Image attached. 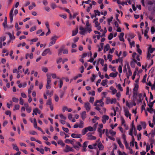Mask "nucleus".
<instances>
[{
  "instance_id": "nucleus-20",
  "label": "nucleus",
  "mask_w": 155,
  "mask_h": 155,
  "mask_svg": "<svg viewBox=\"0 0 155 155\" xmlns=\"http://www.w3.org/2000/svg\"><path fill=\"white\" fill-rule=\"evenodd\" d=\"M33 112L35 113V115H37L38 113V114H40L41 113L40 111L37 108H36L33 109Z\"/></svg>"
},
{
  "instance_id": "nucleus-9",
  "label": "nucleus",
  "mask_w": 155,
  "mask_h": 155,
  "mask_svg": "<svg viewBox=\"0 0 155 155\" xmlns=\"http://www.w3.org/2000/svg\"><path fill=\"white\" fill-rule=\"evenodd\" d=\"M104 97H103L100 100H97L96 101V103H101V106L102 107H103L104 105V103L103 102Z\"/></svg>"
},
{
  "instance_id": "nucleus-42",
  "label": "nucleus",
  "mask_w": 155,
  "mask_h": 155,
  "mask_svg": "<svg viewBox=\"0 0 155 155\" xmlns=\"http://www.w3.org/2000/svg\"><path fill=\"white\" fill-rule=\"evenodd\" d=\"M127 68H128V74L129 75L131 76L132 74V72L131 71V70H130V67L129 66H127Z\"/></svg>"
},
{
  "instance_id": "nucleus-1",
  "label": "nucleus",
  "mask_w": 155,
  "mask_h": 155,
  "mask_svg": "<svg viewBox=\"0 0 155 155\" xmlns=\"http://www.w3.org/2000/svg\"><path fill=\"white\" fill-rule=\"evenodd\" d=\"M84 107L87 112H88L91 110V106L90 103L88 102H85L84 104Z\"/></svg>"
},
{
  "instance_id": "nucleus-37",
  "label": "nucleus",
  "mask_w": 155,
  "mask_h": 155,
  "mask_svg": "<svg viewBox=\"0 0 155 155\" xmlns=\"http://www.w3.org/2000/svg\"><path fill=\"white\" fill-rule=\"evenodd\" d=\"M79 127L82 128L84 127V122L81 120L80 121V124L78 125Z\"/></svg>"
},
{
  "instance_id": "nucleus-11",
  "label": "nucleus",
  "mask_w": 155,
  "mask_h": 155,
  "mask_svg": "<svg viewBox=\"0 0 155 155\" xmlns=\"http://www.w3.org/2000/svg\"><path fill=\"white\" fill-rule=\"evenodd\" d=\"M102 122L104 124L106 123V120H108L109 117L108 116L104 115L102 117Z\"/></svg>"
},
{
  "instance_id": "nucleus-19",
  "label": "nucleus",
  "mask_w": 155,
  "mask_h": 155,
  "mask_svg": "<svg viewBox=\"0 0 155 155\" xmlns=\"http://www.w3.org/2000/svg\"><path fill=\"white\" fill-rule=\"evenodd\" d=\"M78 28L77 27L76 28L75 30L73 31L72 32V36H75L78 33Z\"/></svg>"
},
{
  "instance_id": "nucleus-33",
  "label": "nucleus",
  "mask_w": 155,
  "mask_h": 155,
  "mask_svg": "<svg viewBox=\"0 0 155 155\" xmlns=\"http://www.w3.org/2000/svg\"><path fill=\"white\" fill-rule=\"evenodd\" d=\"M98 147L100 150H102L104 148V146L101 143H98Z\"/></svg>"
},
{
  "instance_id": "nucleus-58",
  "label": "nucleus",
  "mask_w": 155,
  "mask_h": 155,
  "mask_svg": "<svg viewBox=\"0 0 155 155\" xmlns=\"http://www.w3.org/2000/svg\"><path fill=\"white\" fill-rule=\"evenodd\" d=\"M19 101H20V104L21 105H22L24 103V101L23 100L21 97H20L19 99Z\"/></svg>"
},
{
  "instance_id": "nucleus-46",
  "label": "nucleus",
  "mask_w": 155,
  "mask_h": 155,
  "mask_svg": "<svg viewBox=\"0 0 155 155\" xmlns=\"http://www.w3.org/2000/svg\"><path fill=\"white\" fill-rule=\"evenodd\" d=\"M150 145H149V144L147 143V145H146V152H147L149 150H150Z\"/></svg>"
},
{
  "instance_id": "nucleus-53",
  "label": "nucleus",
  "mask_w": 155,
  "mask_h": 155,
  "mask_svg": "<svg viewBox=\"0 0 155 155\" xmlns=\"http://www.w3.org/2000/svg\"><path fill=\"white\" fill-rule=\"evenodd\" d=\"M15 27L17 30H20L21 29L19 27L18 25L17 22L16 23Z\"/></svg>"
},
{
  "instance_id": "nucleus-16",
  "label": "nucleus",
  "mask_w": 155,
  "mask_h": 155,
  "mask_svg": "<svg viewBox=\"0 0 155 155\" xmlns=\"http://www.w3.org/2000/svg\"><path fill=\"white\" fill-rule=\"evenodd\" d=\"M118 62H120L122 65V60L120 58H119L118 59H117L116 60H113L112 61V64H114L115 63H117Z\"/></svg>"
},
{
  "instance_id": "nucleus-45",
  "label": "nucleus",
  "mask_w": 155,
  "mask_h": 155,
  "mask_svg": "<svg viewBox=\"0 0 155 155\" xmlns=\"http://www.w3.org/2000/svg\"><path fill=\"white\" fill-rule=\"evenodd\" d=\"M138 89V85L137 84H136L133 89L134 91H137Z\"/></svg>"
},
{
  "instance_id": "nucleus-4",
  "label": "nucleus",
  "mask_w": 155,
  "mask_h": 155,
  "mask_svg": "<svg viewBox=\"0 0 155 155\" xmlns=\"http://www.w3.org/2000/svg\"><path fill=\"white\" fill-rule=\"evenodd\" d=\"M63 151L65 152H68L69 151H74V150L71 147L67 145L65 149Z\"/></svg>"
},
{
  "instance_id": "nucleus-30",
  "label": "nucleus",
  "mask_w": 155,
  "mask_h": 155,
  "mask_svg": "<svg viewBox=\"0 0 155 155\" xmlns=\"http://www.w3.org/2000/svg\"><path fill=\"white\" fill-rule=\"evenodd\" d=\"M110 89L112 91V92L113 94H114L117 93V90L116 89L114 88L113 87H110Z\"/></svg>"
},
{
  "instance_id": "nucleus-32",
  "label": "nucleus",
  "mask_w": 155,
  "mask_h": 155,
  "mask_svg": "<svg viewBox=\"0 0 155 155\" xmlns=\"http://www.w3.org/2000/svg\"><path fill=\"white\" fill-rule=\"evenodd\" d=\"M110 48V46L109 44H107L104 47V51H107Z\"/></svg>"
},
{
  "instance_id": "nucleus-55",
  "label": "nucleus",
  "mask_w": 155,
  "mask_h": 155,
  "mask_svg": "<svg viewBox=\"0 0 155 155\" xmlns=\"http://www.w3.org/2000/svg\"><path fill=\"white\" fill-rule=\"evenodd\" d=\"M94 12L95 13V15H97L98 16L100 15L101 12H99L98 10H94Z\"/></svg>"
},
{
  "instance_id": "nucleus-56",
  "label": "nucleus",
  "mask_w": 155,
  "mask_h": 155,
  "mask_svg": "<svg viewBox=\"0 0 155 155\" xmlns=\"http://www.w3.org/2000/svg\"><path fill=\"white\" fill-rule=\"evenodd\" d=\"M118 71L120 73H121L122 72V65H119L118 68Z\"/></svg>"
},
{
  "instance_id": "nucleus-15",
  "label": "nucleus",
  "mask_w": 155,
  "mask_h": 155,
  "mask_svg": "<svg viewBox=\"0 0 155 155\" xmlns=\"http://www.w3.org/2000/svg\"><path fill=\"white\" fill-rule=\"evenodd\" d=\"M105 134L110 139L113 140V141L115 140V138L114 137H112L109 135L108 131L107 129L106 130Z\"/></svg>"
},
{
  "instance_id": "nucleus-6",
  "label": "nucleus",
  "mask_w": 155,
  "mask_h": 155,
  "mask_svg": "<svg viewBox=\"0 0 155 155\" xmlns=\"http://www.w3.org/2000/svg\"><path fill=\"white\" fill-rule=\"evenodd\" d=\"M49 53V54L51 55L52 54L51 52L50 51L49 48H48L45 49L42 53V56H45L47 54Z\"/></svg>"
},
{
  "instance_id": "nucleus-23",
  "label": "nucleus",
  "mask_w": 155,
  "mask_h": 155,
  "mask_svg": "<svg viewBox=\"0 0 155 155\" xmlns=\"http://www.w3.org/2000/svg\"><path fill=\"white\" fill-rule=\"evenodd\" d=\"M64 48V46H62L58 50V55H60L61 54L62 52L63 51V50Z\"/></svg>"
},
{
  "instance_id": "nucleus-39",
  "label": "nucleus",
  "mask_w": 155,
  "mask_h": 155,
  "mask_svg": "<svg viewBox=\"0 0 155 155\" xmlns=\"http://www.w3.org/2000/svg\"><path fill=\"white\" fill-rule=\"evenodd\" d=\"M117 87L118 88V89L120 90L121 91H123V89L122 87L121 86V85L120 84H119L117 85Z\"/></svg>"
},
{
  "instance_id": "nucleus-35",
  "label": "nucleus",
  "mask_w": 155,
  "mask_h": 155,
  "mask_svg": "<svg viewBox=\"0 0 155 155\" xmlns=\"http://www.w3.org/2000/svg\"><path fill=\"white\" fill-rule=\"evenodd\" d=\"M51 8L53 9H54L55 8H56L57 7V6L54 3H52L51 4Z\"/></svg>"
},
{
  "instance_id": "nucleus-47",
  "label": "nucleus",
  "mask_w": 155,
  "mask_h": 155,
  "mask_svg": "<svg viewBox=\"0 0 155 155\" xmlns=\"http://www.w3.org/2000/svg\"><path fill=\"white\" fill-rule=\"evenodd\" d=\"M116 102H117V100H116V99L113 98V99H112V100H111L110 103L111 104H112L113 103L115 104L116 103Z\"/></svg>"
},
{
  "instance_id": "nucleus-51",
  "label": "nucleus",
  "mask_w": 155,
  "mask_h": 155,
  "mask_svg": "<svg viewBox=\"0 0 155 155\" xmlns=\"http://www.w3.org/2000/svg\"><path fill=\"white\" fill-rule=\"evenodd\" d=\"M92 4H90V6L88 7L87 8V11L88 12H89L90 11L91 9L92 8Z\"/></svg>"
},
{
  "instance_id": "nucleus-54",
  "label": "nucleus",
  "mask_w": 155,
  "mask_h": 155,
  "mask_svg": "<svg viewBox=\"0 0 155 155\" xmlns=\"http://www.w3.org/2000/svg\"><path fill=\"white\" fill-rule=\"evenodd\" d=\"M20 107V106L19 105H16L15 106V108L13 109L14 110H18L19 109Z\"/></svg>"
},
{
  "instance_id": "nucleus-7",
  "label": "nucleus",
  "mask_w": 155,
  "mask_h": 155,
  "mask_svg": "<svg viewBox=\"0 0 155 155\" xmlns=\"http://www.w3.org/2000/svg\"><path fill=\"white\" fill-rule=\"evenodd\" d=\"M98 103H96V101L94 104V106H96L95 108V109L98 111H99L101 109V107H102L101 106V103H100V104H98Z\"/></svg>"
},
{
  "instance_id": "nucleus-21",
  "label": "nucleus",
  "mask_w": 155,
  "mask_h": 155,
  "mask_svg": "<svg viewBox=\"0 0 155 155\" xmlns=\"http://www.w3.org/2000/svg\"><path fill=\"white\" fill-rule=\"evenodd\" d=\"M118 72H116L115 73L112 72L109 75V76L110 77H116L117 76Z\"/></svg>"
},
{
  "instance_id": "nucleus-62",
  "label": "nucleus",
  "mask_w": 155,
  "mask_h": 155,
  "mask_svg": "<svg viewBox=\"0 0 155 155\" xmlns=\"http://www.w3.org/2000/svg\"><path fill=\"white\" fill-rule=\"evenodd\" d=\"M130 48H132V46L134 47L135 46V42L134 41H132L131 42H130Z\"/></svg>"
},
{
  "instance_id": "nucleus-22",
  "label": "nucleus",
  "mask_w": 155,
  "mask_h": 155,
  "mask_svg": "<svg viewBox=\"0 0 155 155\" xmlns=\"http://www.w3.org/2000/svg\"><path fill=\"white\" fill-rule=\"evenodd\" d=\"M85 29L86 31H86H87L89 33H90L92 31L91 27H86V28H85Z\"/></svg>"
},
{
  "instance_id": "nucleus-59",
  "label": "nucleus",
  "mask_w": 155,
  "mask_h": 155,
  "mask_svg": "<svg viewBox=\"0 0 155 155\" xmlns=\"http://www.w3.org/2000/svg\"><path fill=\"white\" fill-rule=\"evenodd\" d=\"M88 143V142L87 141H85L84 142L83 145V147H87V146Z\"/></svg>"
},
{
  "instance_id": "nucleus-64",
  "label": "nucleus",
  "mask_w": 155,
  "mask_h": 155,
  "mask_svg": "<svg viewBox=\"0 0 155 155\" xmlns=\"http://www.w3.org/2000/svg\"><path fill=\"white\" fill-rule=\"evenodd\" d=\"M26 111L28 113H30L31 111V107H29L26 108Z\"/></svg>"
},
{
  "instance_id": "nucleus-2",
  "label": "nucleus",
  "mask_w": 155,
  "mask_h": 155,
  "mask_svg": "<svg viewBox=\"0 0 155 155\" xmlns=\"http://www.w3.org/2000/svg\"><path fill=\"white\" fill-rule=\"evenodd\" d=\"M58 38V37L56 36H54L52 37L51 38V41L50 42L49 46H51L54 45L56 41Z\"/></svg>"
},
{
  "instance_id": "nucleus-3",
  "label": "nucleus",
  "mask_w": 155,
  "mask_h": 155,
  "mask_svg": "<svg viewBox=\"0 0 155 155\" xmlns=\"http://www.w3.org/2000/svg\"><path fill=\"white\" fill-rule=\"evenodd\" d=\"M87 139L89 140H95L96 139V137L92 136L91 133H88L87 134Z\"/></svg>"
},
{
  "instance_id": "nucleus-13",
  "label": "nucleus",
  "mask_w": 155,
  "mask_h": 155,
  "mask_svg": "<svg viewBox=\"0 0 155 155\" xmlns=\"http://www.w3.org/2000/svg\"><path fill=\"white\" fill-rule=\"evenodd\" d=\"M116 140L117 143L119 145L120 147L122 149H123L124 148V146L122 144L119 138H117Z\"/></svg>"
},
{
  "instance_id": "nucleus-43",
  "label": "nucleus",
  "mask_w": 155,
  "mask_h": 155,
  "mask_svg": "<svg viewBox=\"0 0 155 155\" xmlns=\"http://www.w3.org/2000/svg\"><path fill=\"white\" fill-rule=\"evenodd\" d=\"M87 132V131L86 127L83 129L82 131L83 135L85 134Z\"/></svg>"
},
{
  "instance_id": "nucleus-34",
  "label": "nucleus",
  "mask_w": 155,
  "mask_h": 155,
  "mask_svg": "<svg viewBox=\"0 0 155 155\" xmlns=\"http://www.w3.org/2000/svg\"><path fill=\"white\" fill-rule=\"evenodd\" d=\"M58 144L61 145L62 147H64L65 145L64 143L63 142V141L61 140H59L58 142Z\"/></svg>"
},
{
  "instance_id": "nucleus-57",
  "label": "nucleus",
  "mask_w": 155,
  "mask_h": 155,
  "mask_svg": "<svg viewBox=\"0 0 155 155\" xmlns=\"http://www.w3.org/2000/svg\"><path fill=\"white\" fill-rule=\"evenodd\" d=\"M113 38V34L111 33L108 36V39L109 40H111Z\"/></svg>"
},
{
  "instance_id": "nucleus-12",
  "label": "nucleus",
  "mask_w": 155,
  "mask_h": 155,
  "mask_svg": "<svg viewBox=\"0 0 155 155\" xmlns=\"http://www.w3.org/2000/svg\"><path fill=\"white\" fill-rule=\"evenodd\" d=\"M125 115L127 117H129L130 119L131 118V114L129 113L128 110H124Z\"/></svg>"
},
{
  "instance_id": "nucleus-18",
  "label": "nucleus",
  "mask_w": 155,
  "mask_h": 155,
  "mask_svg": "<svg viewBox=\"0 0 155 155\" xmlns=\"http://www.w3.org/2000/svg\"><path fill=\"white\" fill-rule=\"evenodd\" d=\"M151 45L150 46L148 49V52L150 53V54L152 53L153 51H155V49L154 48H152Z\"/></svg>"
},
{
  "instance_id": "nucleus-60",
  "label": "nucleus",
  "mask_w": 155,
  "mask_h": 155,
  "mask_svg": "<svg viewBox=\"0 0 155 155\" xmlns=\"http://www.w3.org/2000/svg\"><path fill=\"white\" fill-rule=\"evenodd\" d=\"M68 108L66 106H64L63 107L62 111L63 112H64L65 110H68Z\"/></svg>"
},
{
  "instance_id": "nucleus-14",
  "label": "nucleus",
  "mask_w": 155,
  "mask_h": 155,
  "mask_svg": "<svg viewBox=\"0 0 155 155\" xmlns=\"http://www.w3.org/2000/svg\"><path fill=\"white\" fill-rule=\"evenodd\" d=\"M71 137L74 138H80L81 137V135L80 134H72L71 135Z\"/></svg>"
},
{
  "instance_id": "nucleus-49",
  "label": "nucleus",
  "mask_w": 155,
  "mask_h": 155,
  "mask_svg": "<svg viewBox=\"0 0 155 155\" xmlns=\"http://www.w3.org/2000/svg\"><path fill=\"white\" fill-rule=\"evenodd\" d=\"M118 153L119 155H127L124 152H121L120 151H118Z\"/></svg>"
},
{
  "instance_id": "nucleus-26",
  "label": "nucleus",
  "mask_w": 155,
  "mask_h": 155,
  "mask_svg": "<svg viewBox=\"0 0 155 155\" xmlns=\"http://www.w3.org/2000/svg\"><path fill=\"white\" fill-rule=\"evenodd\" d=\"M86 128L87 129V132L88 131H93L94 130V128L91 126L88 127H86Z\"/></svg>"
},
{
  "instance_id": "nucleus-36",
  "label": "nucleus",
  "mask_w": 155,
  "mask_h": 155,
  "mask_svg": "<svg viewBox=\"0 0 155 155\" xmlns=\"http://www.w3.org/2000/svg\"><path fill=\"white\" fill-rule=\"evenodd\" d=\"M12 146H13V148L14 150H15L17 151H19L18 148L16 144H13L12 145Z\"/></svg>"
},
{
  "instance_id": "nucleus-24",
  "label": "nucleus",
  "mask_w": 155,
  "mask_h": 155,
  "mask_svg": "<svg viewBox=\"0 0 155 155\" xmlns=\"http://www.w3.org/2000/svg\"><path fill=\"white\" fill-rule=\"evenodd\" d=\"M47 84H50L51 80V77L50 76H49L47 75Z\"/></svg>"
},
{
  "instance_id": "nucleus-28",
  "label": "nucleus",
  "mask_w": 155,
  "mask_h": 155,
  "mask_svg": "<svg viewBox=\"0 0 155 155\" xmlns=\"http://www.w3.org/2000/svg\"><path fill=\"white\" fill-rule=\"evenodd\" d=\"M8 34L9 36L10 40H14L15 39V37L14 35H12L10 33H8Z\"/></svg>"
},
{
  "instance_id": "nucleus-50",
  "label": "nucleus",
  "mask_w": 155,
  "mask_h": 155,
  "mask_svg": "<svg viewBox=\"0 0 155 155\" xmlns=\"http://www.w3.org/2000/svg\"><path fill=\"white\" fill-rule=\"evenodd\" d=\"M121 121L122 125H124L125 127L126 126V124H125V121L124 119L123 118H122L121 119Z\"/></svg>"
},
{
  "instance_id": "nucleus-25",
  "label": "nucleus",
  "mask_w": 155,
  "mask_h": 155,
  "mask_svg": "<svg viewBox=\"0 0 155 155\" xmlns=\"http://www.w3.org/2000/svg\"><path fill=\"white\" fill-rule=\"evenodd\" d=\"M7 18L5 17L4 19V21L3 23V25L4 28H6L7 27Z\"/></svg>"
},
{
  "instance_id": "nucleus-29",
  "label": "nucleus",
  "mask_w": 155,
  "mask_h": 155,
  "mask_svg": "<svg viewBox=\"0 0 155 155\" xmlns=\"http://www.w3.org/2000/svg\"><path fill=\"white\" fill-rule=\"evenodd\" d=\"M108 133L109 134H110L112 136L115 135L116 134V132L112 130H110L108 131Z\"/></svg>"
},
{
  "instance_id": "nucleus-17",
  "label": "nucleus",
  "mask_w": 155,
  "mask_h": 155,
  "mask_svg": "<svg viewBox=\"0 0 155 155\" xmlns=\"http://www.w3.org/2000/svg\"><path fill=\"white\" fill-rule=\"evenodd\" d=\"M86 117V111H84L81 114V117L83 120H84Z\"/></svg>"
},
{
  "instance_id": "nucleus-27",
  "label": "nucleus",
  "mask_w": 155,
  "mask_h": 155,
  "mask_svg": "<svg viewBox=\"0 0 155 155\" xmlns=\"http://www.w3.org/2000/svg\"><path fill=\"white\" fill-rule=\"evenodd\" d=\"M107 79L103 80L101 83V85L103 86H105L107 84Z\"/></svg>"
},
{
  "instance_id": "nucleus-41",
  "label": "nucleus",
  "mask_w": 155,
  "mask_h": 155,
  "mask_svg": "<svg viewBox=\"0 0 155 155\" xmlns=\"http://www.w3.org/2000/svg\"><path fill=\"white\" fill-rule=\"evenodd\" d=\"M105 130L104 129L103 130H102L101 129H98V131L101 134H104L105 132Z\"/></svg>"
},
{
  "instance_id": "nucleus-61",
  "label": "nucleus",
  "mask_w": 155,
  "mask_h": 155,
  "mask_svg": "<svg viewBox=\"0 0 155 155\" xmlns=\"http://www.w3.org/2000/svg\"><path fill=\"white\" fill-rule=\"evenodd\" d=\"M29 134L33 135H35L37 134V133L34 131H30L29 132Z\"/></svg>"
},
{
  "instance_id": "nucleus-52",
  "label": "nucleus",
  "mask_w": 155,
  "mask_h": 155,
  "mask_svg": "<svg viewBox=\"0 0 155 155\" xmlns=\"http://www.w3.org/2000/svg\"><path fill=\"white\" fill-rule=\"evenodd\" d=\"M94 99L93 97H90L89 101L90 103H93L94 101Z\"/></svg>"
},
{
  "instance_id": "nucleus-63",
  "label": "nucleus",
  "mask_w": 155,
  "mask_h": 155,
  "mask_svg": "<svg viewBox=\"0 0 155 155\" xmlns=\"http://www.w3.org/2000/svg\"><path fill=\"white\" fill-rule=\"evenodd\" d=\"M42 71L44 72H46L48 71V69L46 67H43L42 68Z\"/></svg>"
},
{
  "instance_id": "nucleus-44",
  "label": "nucleus",
  "mask_w": 155,
  "mask_h": 155,
  "mask_svg": "<svg viewBox=\"0 0 155 155\" xmlns=\"http://www.w3.org/2000/svg\"><path fill=\"white\" fill-rule=\"evenodd\" d=\"M12 101L13 102L17 103L18 101V99L15 97H13L12 98Z\"/></svg>"
},
{
  "instance_id": "nucleus-10",
  "label": "nucleus",
  "mask_w": 155,
  "mask_h": 155,
  "mask_svg": "<svg viewBox=\"0 0 155 155\" xmlns=\"http://www.w3.org/2000/svg\"><path fill=\"white\" fill-rule=\"evenodd\" d=\"M142 93L139 94H138V96L139 97V99L137 100V102L139 104L140 103H142V100L143 99V98H142Z\"/></svg>"
},
{
  "instance_id": "nucleus-8",
  "label": "nucleus",
  "mask_w": 155,
  "mask_h": 155,
  "mask_svg": "<svg viewBox=\"0 0 155 155\" xmlns=\"http://www.w3.org/2000/svg\"><path fill=\"white\" fill-rule=\"evenodd\" d=\"M79 30L80 31V33L81 35H84L86 33V31L85 28L81 26H80L79 28Z\"/></svg>"
},
{
  "instance_id": "nucleus-31",
  "label": "nucleus",
  "mask_w": 155,
  "mask_h": 155,
  "mask_svg": "<svg viewBox=\"0 0 155 155\" xmlns=\"http://www.w3.org/2000/svg\"><path fill=\"white\" fill-rule=\"evenodd\" d=\"M52 105V103L51 102V99H48L46 102V105H49L50 106L51 105Z\"/></svg>"
},
{
  "instance_id": "nucleus-48",
  "label": "nucleus",
  "mask_w": 155,
  "mask_h": 155,
  "mask_svg": "<svg viewBox=\"0 0 155 155\" xmlns=\"http://www.w3.org/2000/svg\"><path fill=\"white\" fill-rule=\"evenodd\" d=\"M111 100L110 98L109 97H107L106 98V103L107 104H109L110 103Z\"/></svg>"
},
{
  "instance_id": "nucleus-38",
  "label": "nucleus",
  "mask_w": 155,
  "mask_h": 155,
  "mask_svg": "<svg viewBox=\"0 0 155 155\" xmlns=\"http://www.w3.org/2000/svg\"><path fill=\"white\" fill-rule=\"evenodd\" d=\"M143 127L144 129H145L146 127V124L145 122H141L140 123Z\"/></svg>"
},
{
  "instance_id": "nucleus-5",
  "label": "nucleus",
  "mask_w": 155,
  "mask_h": 155,
  "mask_svg": "<svg viewBox=\"0 0 155 155\" xmlns=\"http://www.w3.org/2000/svg\"><path fill=\"white\" fill-rule=\"evenodd\" d=\"M14 10V8H13L10 11V14H9V17H10V21L11 23L12 22L13 20V12Z\"/></svg>"
},
{
  "instance_id": "nucleus-40",
  "label": "nucleus",
  "mask_w": 155,
  "mask_h": 155,
  "mask_svg": "<svg viewBox=\"0 0 155 155\" xmlns=\"http://www.w3.org/2000/svg\"><path fill=\"white\" fill-rule=\"evenodd\" d=\"M33 85H31L30 86L29 89L28 90V93L29 94H30L31 93V91L33 89Z\"/></svg>"
}]
</instances>
